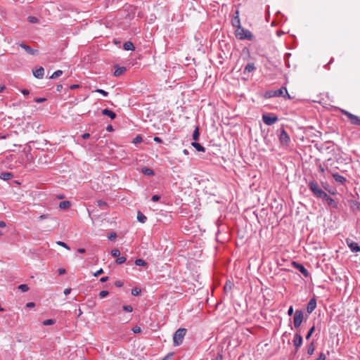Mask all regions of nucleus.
<instances>
[{
  "instance_id": "nucleus-1",
  "label": "nucleus",
  "mask_w": 360,
  "mask_h": 360,
  "mask_svg": "<svg viewBox=\"0 0 360 360\" xmlns=\"http://www.w3.org/2000/svg\"><path fill=\"white\" fill-rule=\"evenodd\" d=\"M308 187L309 190L312 192L313 195L317 198H321V197L324 196V193H326L323 191L320 186H319L317 181L315 180L310 181L308 183Z\"/></svg>"
},
{
  "instance_id": "nucleus-2",
  "label": "nucleus",
  "mask_w": 360,
  "mask_h": 360,
  "mask_svg": "<svg viewBox=\"0 0 360 360\" xmlns=\"http://www.w3.org/2000/svg\"><path fill=\"white\" fill-rule=\"evenodd\" d=\"M236 36L240 40H252L254 39L252 33L249 30L245 29L242 27L236 30Z\"/></svg>"
},
{
  "instance_id": "nucleus-3",
  "label": "nucleus",
  "mask_w": 360,
  "mask_h": 360,
  "mask_svg": "<svg viewBox=\"0 0 360 360\" xmlns=\"http://www.w3.org/2000/svg\"><path fill=\"white\" fill-rule=\"evenodd\" d=\"M186 334V329L179 328L177 329L173 336V342L174 346H179L182 344L184 336Z\"/></svg>"
},
{
  "instance_id": "nucleus-4",
  "label": "nucleus",
  "mask_w": 360,
  "mask_h": 360,
  "mask_svg": "<svg viewBox=\"0 0 360 360\" xmlns=\"http://www.w3.org/2000/svg\"><path fill=\"white\" fill-rule=\"evenodd\" d=\"M342 112L349 120L352 124L360 126V117L353 115L347 110H342Z\"/></svg>"
},
{
  "instance_id": "nucleus-5",
  "label": "nucleus",
  "mask_w": 360,
  "mask_h": 360,
  "mask_svg": "<svg viewBox=\"0 0 360 360\" xmlns=\"http://www.w3.org/2000/svg\"><path fill=\"white\" fill-rule=\"evenodd\" d=\"M304 319V314L302 311L296 310L293 318V324L295 328L300 326Z\"/></svg>"
},
{
  "instance_id": "nucleus-6",
  "label": "nucleus",
  "mask_w": 360,
  "mask_h": 360,
  "mask_svg": "<svg viewBox=\"0 0 360 360\" xmlns=\"http://www.w3.org/2000/svg\"><path fill=\"white\" fill-rule=\"evenodd\" d=\"M279 141L281 145L288 146L290 141V139L286 131L282 128L279 134Z\"/></svg>"
},
{
  "instance_id": "nucleus-7",
  "label": "nucleus",
  "mask_w": 360,
  "mask_h": 360,
  "mask_svg": "<svg viewBox=\"0 0 360 360\" xmlns=\"http://www.w3.org/2000/svg\"><path fill=\"white\" fill-rule=\"evenodd\" d=\"M262 120L265 124L272 125L278 121V117L271 114H264L262 115Z\"/></svg>"
},
{
  "instance_id": "nucleus-8",
  "label": "nucleus",
  "mask_w": 360,
  "mask_h": 360,
  "mask_svg": "<svg viewBox=\"0 0 360 360\" xmlns=\"http://www.w3.org/2000/svg\"><path fill=\"white\" fill-rule=\"evenodd\" d=\"M273 96H281L283 98H287L288 99L290 98V96L288 92V90L285 87L282 86L281 89L276 90L273 92Z\"/></svg>"
},
{
  "instance_id": "nucleus-9",
  "label": "nucleus",
  "mask_w": 360,
  "mask_h": 360,
  "mask_svg": "<svg viewBox=\"0 0 360 360\" xmlns=\"http://www.w3.org/2000/svg\"><path fill=\"white\" fill-rule=\"evenodd\" d=\"M292 266L300 271L304 277L307 278L309 276V271L302 264H300L297 262H292Z\"/></svg>"
},
{
  "instance_id": "nucleus-10",
  "label": "nucleus",
  "mask_w": 360,
  "mask_h": 360,
  "mask_svg": "<svg viewBox=\"0 0 360 360\" xmlns=\"http://www.w3.org/2000/svg\"><path fill=\"white\" fill-rule=\"evenodd\" d=\"M346 243L352 252H360V246L356 242L349 238H347Z\"/></svg>"
},
{
  "instance_id": "nucleus-11",
  "label": "nucleus",
  "mask_w": 360,
  "mask_h": 360,
  "mask_svg": "<svg viewBox=\"0 0 360 360\" xmlns=\"http://www.w3.org/2000/svg\"><path fill=\"white\" fill-rule=\"evenodd\" d=\"M17 44L22 48L30 55L35 56L39 53L38 50L32 49L30 46L26 45L23 42L18 43Z\"/></svg>"
},
{
  "instance_id": "nucleus-12",
  "label": "nucleus",
  "mask_w": 360,
  "mask_h": 360,
  "mask_svg": "<svg viewBox=\"0 0 360 360\" xmlns=\"http://www.w3.org/2000/svg\"><path fill=\"white\" fill-rule=\"evenodd\" d=\"M292 342L295 347V350L297 351L302 344V337L299 333H296Z\"/></svg>"
},
{
  "instance_id": "nucleus-13",
  "label": "nucleus",
  "mask_w": 360,
  "mask_h": 360,
  "mask_svg": "<svg viewBox=\"0 0 360 360\" xmlns=\"http://www.w3.org/2000/svg\"><path fill=\"white\" fill-rule=\"evenodd\" d=\"M316 307V300L315 297L311 298L307 304V311L308 314L312 313V311Z\"/></svg>"
},
{
  "instance_id": "nucleus-14",
  "label": "nucleus",
  "mask_w": 360,
  "mask_h": 360,
  "mask_svg": "<svg viewBox=\"0 0 360 360\" xmlns=\"http://www.w3.org/2000/svg\"><path fill=\"white\" fill-rule=\"evenodd\" d=\"M323 195L324 196L321 197L320 199L326 201L328 205H331L333 207H337V203L330 195H328L326 193H325Z\"/></svg>"
},
{
  "instance_id": "nucleus-15",
  "label": "nucleus",
  "mask_w": 360,
  "mask_h": 360,
  "mask_svg": "<svg viewBox=\"0 0 360 360\" xmlns=\"http://www.w3.org/2000/svg\"><path fill=\"white\" fill-rule=\"evenodd\" d=\"M34 76L37 79H42L44 75V69L42 67H39L33 70Z\"/></svg>"
},
{
  "instance_id": "nucleus-16",
  "label": "nucleus",
  "mask_w": 360,
  "mask_h": 360,
  "mask_svg": "<svg viewBox=\"0 0 360 360\" xmlns=\"http://www.w3.org/2000/svg\"><path fill=\"white\" fill-rule=\"evenodd\" d=\"M331 160H332V159L329 158L327 160H326L322 165L320 164L319 165V170L321 173L323 174L326 170L329 171L328 165H329V162H330Z\"/></svg>"
},
{
  "instance_id": "nucleus-17",
  "label": "nucleus",
  "mask_w": 360,
  "mask_h": 360,
  "mask_svg": "<svg viewBox=\"0 0 360 360\" xmlns=\"http://www.w3.org/2000/svg\"><path fill=\"white\" fill-rule=\"evenodd\" d=\"M332 176L337 182L340 183V184H344L347 181L345 177L337 172L332 173Z\"/></svg>"
},
{
  "instance_id": "nucleus-18",
  "label": "nucleus",
  "mask_w": 360,
  "mask_h": 360,
  "mask_svg": "<svg viewBox=\"0 0 360 360\" xmlns=\"http://www.w3.org/2000/svg\"><path fill=\"white\" fill-rule=\"evenodd\" d=\"M255 69H256V68L255 66V63H249L245 67V68L243 70V74L246 75L248 73L252 72L255 71Z\"/></svg>"
},
{
  "instance_id": "nucleus-19",
  "label": "nucleus",
  "mask_w": 360,
  "mask_h": 360,
  "mask_svg": "<svg viewBox=\"0 0 360 360\" xmlns=\"http://www.w3.org/2000/svg\"><path fill=\"white\" fill-rule=\"evenodd\" d=\"M102 114L103 115L108 116L111 120H114L116 117V114L108 108L103 109L102 110Z\"/></svg>"
},
{
  "instance_id": "nucleus-20",
  "label": "nucleus",
  "mask_w": 360,
  "mask_h": 360,
  "mask_svg": "<svg viewBox=\"0 0 360 360\" xmlns=\"http://www.w3.org/2000/svg\"><path fill=\"white\" fill-rule=\"evenodd\" d=\"M115 70L114 72V76L115 77L122 75L126 71V68L124 67H118L117 65H115Z\"/></svg>"
},
{
  "instance_id": "nucleus-21",
  "label": "nucleus",
  "mask_w": 360,
  "mask_h": 360,
  "mask_svg": "<svg viewBox=\"0 0 360 360\" xmlns=\"http://www.w3.org/2000/svg\"><path fill=\"white\" fill-rule=\"evenodd\" d=\"M191 146L193 147H194L197 151H199V152H205V147H203L202 146H201L199 143H198L196 141L192 142Z\"/></svg>"
},
{
  "instance_id": "nucleus-22",
  "label": "nucleus",
  "mask_w": 360,
  "mask_h": 360,
  "mask_svg": "<svg viewBox=\"0 0 360 360\" xmlns=\"http://www.w3.org/2000/svg\"><path fill=\"white\" fill-rule=\"evenodd\" d=\"M123 48L126 51H134L135 47L132 42L128 41L123 44Z\"/></svg>"
},
{
  "instance_id": "nucleus-23",
  "label": "nucleus",
  "mask_w": 360,
  "mask_h": 360,
  "mask_svg": "<svg viewBox=\"0 0 360 360\" xmlns=\"http://www.w3.org/2000/svg\"><path fill=\"white\" fill-rule=\"evenodd\" d=\"M13 177V174L11 172H2L0 174V178L3 180H10Z\"/></svg>"
},
{
  "instance_id": "nucleus-24",
  "label": "nucleus",
  "mask_w": 360,
  "mask_h": 360,
  "mask_svg": "<svg viewBox=\"0 0 360 360\" xmlns=\"http://www.w3.org/2000/svg\"><path fill=\"white\" fill-rule=\"evenodd\" d=\"M232 25L235 27H237L238 29L241 27L240 18L238 15L232 19Z\"/></svg>"
},
{
  "instance_id": "nucleus-25",
  "label": "nucleus",
  "mask_w": 360,
  "mask_h": 360,
  "mask_svg": "<svg viewBox=\"0 0 360 360\" xmlns=\"http://www.w3.org/2000/svg\"><path fill=\"white\" fill-rule=\"evenodd\" d=\"M137 220L141 223H145L147 220V217L140 211L137 213Z\"/></svg>"
},
{
  "instance_id": "nucleus-26",
  "label": "nucleus",
  "mask_w": 360,
  "mask_h": 360,
  "mask_svg": "<svg viewBox=\"0 0 360 360\" xmlns=\"http://www.w3.org/2000/svg\"><path fill=\"white\" fill-rule=\"evenodd\" d=\"M350 207L353 210H360V202L353 200L350 203Z\"/></svg>"
},
{
  "instance_id": "nucleus-27",
  "label": "nucleus",
  "mask_w": 360,
  "mask_h": 360,
  "mask_svg": "<svg viewBox=\"0 0 360 360\" xmlns=\"http://www.w3.org/2000/svg\"><path fill=\"white\" fill-rule=\"evenodd\" d=\"M142 172L143 174H144L145 175H147V176H153L154 175V172L152 169H150L148 167H143L142 168Z\"/></svg>"
},
{
  "instance_id": "nucleus-28",
  "label": "nucleus",
  "mask_w": 360,
  "mask_h": 360,
  "mask_svg": "<svg viewBox=\"0 0 360 360\" xmlns=\"http://www.w3.org/2000/svg\"><path fill=\"white\" fill-rule=\"evenodd\" d=\"M70 205L71 204H70V201L64 200L59 203V207L60 209H67L70 207Z\"/></svg>"
},
{
  "instance_id": "nucleus-29",
  "label": "nucleus",
  "mask_w": 360,
  "mask_h": 360,
  "mask_svg": "<svg viewBox=\"0 0 360 360\" xmlns=\"http://www.w3.org/2000/svg\"><path fill=\"white\" fill-rule=\"evenodd\" d=\"M199 136H200L199 127L197 126L193 133V139L195 141H196L199 139Z\"/></svg>"
},
{
  "instance_id": "nucleus-30",
  "label": "nucleus",
  "mask_w": 360,
  "mask_h": 360,
  "mask_svg": "<svg viewBox=\"0 0 360 360\" xmlns=\"http://www.w3.org/2000/svg\"><path fill=\"white\" fill-rule=\"evenodd\" d=\"M63 75V71L62 70H56V72H54L51 76L50 77V79H56L58 77H59L60 76H61Z\"/></svg>"
},
{
  "instance_id": "nucleus-31",
  "label": "nucleus",
  "mask_w": 360,
  "mask_h": 360,
  "mask_svg": "<svg viewBox=\"0 0 360 360\" xmlns=\"http://www.w3.org/2000/svg\"><path fill=\"white\" fill-rule=\"evenodd\" d=\"M136 266H147V262H145L143 259H136L134 262Z\"/></svg>"
},
{
  "instance_id": "nucleus-32",
  "label": "nucleus",
  "mask_w": 360,
  "mask_h": 360,
  "mask_svg": "<svg viewBox=\"0 0 360 360\" xmlns=\"http://www.w3.org/2000/svg\"><path fill=\"white\" fill-rule=\"evenodd\" d=\"M315 350L314 343V342H311L310 345L308 346L307 353L309 355L313 354Z\"/></svg>"
},
{
  "instance_id": "nucleus-33",
  "label": "nucleus",
  "mask_w": 360,
  "mask_h": 360,
  "mask_svg": "<svg viewBox=\"0 0 360 360\" xmlns=\"http://www.w3.org/2000/svg\"><path fill=\"white\" fill-rule=\"evenodd\" d=\"M56 323V320L55 319H47V320H45L42 322V324L44 326H51V325H53Z\"/></svg>"
},
{
  "instance_id": "nucleus-34",
  "label": "nucleus",
  "mask_w": 360,
  "mask_h": 360,
  "mask_svg": "<svg viewBox=\"0 0 360 360\" xmlns=\"http://www.w3.org/2000/svg\"><path fill=\"white\" fill-rule=\"evenodd\" d=\"M141 290L140 288H134L131 290V294L134 296H138L141 294Z\"/></svg>"
},
{
  "instance_id": "nucleus-35",
  "label": "nucleus",
  "mask_w": 360,
  "mask_h": 360,
  "mask_svg": "<svg viewBox=\"0 0 360 360\" xmlns=\"http://www.w3.org/2000/svg\"><path fill=\"white\" fill-rule=\"evenodd\" d=\"M111 255L114 257H118L120 255V252L118 249H113L111 250Z\"/></svg>"
},
{
  "instance_id": "nucleus-36",
  "label": "nucleus",
  "mask_w": 360,
  "mask_h": 360,
  "mask_svg": "<svg viewBox=\"0 0 360 360\" xmlns=\"http://www.w3.org/2000/svg\"><path fill=\"white\" fill-rule=\"evenodd\" d=\"M315 330V326H313L308 331L307 335H306V339L307 340H309L310 338V337L311 336V335L313 334V333L314 332Z\"/></svg>"
},
{
  "instance_id": "nucleus-37",
  "label": "nucleus",
  "mask_w": 360,
  "mask_h": 360,
  "mask_svg": "<svg viewBox=\"0 0 360 360\" xmlns=\"http://www.w3.org/2000/svg\"><path fill=\"white\" fill-rule=\"evenodd\" d=\"M126 257L119 256L116 259V263L118 264H122L126 262Z\"/></svg>"
},
{
  "instance_id": "nucleus-38",
  "label": "nucleus",
  "mask_w": 360,
  "mask_h": 360,
  "mask_svg": "<svg viewBox=\"0 0 360 360\" xmlns=\"http://www.w3.org/2000/svg\"><path fill=\"white\" fill-rule=\"evenodd\" d=\"M27 20L29 22H31V23H37L39 21L38 18L34 16H29L27 18Z\"/></svg>"
},
{
  "instance_id": "nucleus-39",
  "label": "nucleus",
  "mask_w": 360,
  "mask_h": 360,
  "mask_svg": "<svg viewBox=\"0 0 360 360\" xmlns=\"http://www.w3.org/2000/svg\"><path fill=\"white\" fill-rule=\"evenodd\" d=\"M18 288L22 292H27L29 290V287L26 284H21L18 286Z\"/></svg>"
},
{
  "instance_id": "nucleus-40",
  "label": "nucleus",
  "mask_w": 360,
  "mask_h": 360,
  "mask_svg": "<svg viewBox=\"0 0 360 360\" xmlns=\"http://www.w3.org/2000/svg\"><path fill=\"white\" fill-rule=\"evenodd\" d=\"M109 294V292L108 290H102L99 292V297L100 298H104L106 296H108Z\"/></svg>"
},
{
  "instance_id": "nucleus-41",
  "label": "nucleus",
  "mask_w": 360,
  "mask_h": 360,
  "mask_svg": "<svg viewBox=\"0 0 360 360\" xmlns=\"http://www.w3.org/2000/svg\"><path fill=\"white\" fill-rule=\"evenodd\" d=\"M122 309L127 312H131L133 311V307L131 305H124Z\"/></svg>"
},
{
  "instance_id": "nucleus-42",
  "label": "nucleus",
  "mask_w": 360,
  "mask_h": 360,
  "mask_svg": "<svg viewBox=\"0 0 360 360\" xmlns=\"http://www.w3.org/2000/svg\"><path fill=\"white\" fill-rule=\"evenodd\" d=\"M56 243L58 245L62 246V247L65 248L67 250H70V247L65 243H64L63 241H58V242H56Z\"/></svg>"
},
{
  "instance_id": "nucleus-43",
  "label": "nucleus",
  "mask_w": 360,
  "mask_h": 360,
  "mask_svg": "<svg viewBox=\"0 0 360 360\" xmlns=\"http://www.w3.org/2000/svg\"><path fill=\"white\" fill-rule=\"evenodd\" d=\"M95 91L102 94L104 96H107L108 95V93L107 91L101 89H97Z\"/></svg>"
},
{
  "instance_id": "nucleus-44",
  "label": "nucleus",
  "mask_w": 360,
  "mask_h": 360,
  "mask_svg": "<svg viewBox=\"0 0 360 360\" xmlns=\"http://www.w3.org/2000/svg\"><path fill=\"white\" fill-rule=\"evenodd\" d=\"M142 141V138L141 136L138 135L136 136L134 139V141H133V143H141Z\"/></svg>"
},
{
  "instance_id": "nucleus-45",
  "label": "nucleus",
  "mask_w": 360,
  "mask_h": 360,
  "mask_svg": "<svg viewBox=\"0 0 360 360\" xmlns=\"http://www.w3.org/2000/svg\"><path fill=\"white\" fill-rule=\"evenodd\" d=\"M132 331L134 333H140L141 332V328L139 326H136L132 328Z\"/></svg>"
},
{
  "instance_id": "nucleus-46",
  "label": "nucleus",
  "mask_w": 360,
  "mask_h": 360,
  "mask_svg": "<svg viewBox=\"0 0 360 360\" xmlns=\"http://www.w3.org/2000/svg\"><path fill=\"white\" fill-rule=\"evenodd\" d=\"M97 205L99 207H107L108 204L105 202L100 200L97 201Z\"/></svg>"
},
{
  "instance_id": "nucleus-47",
  "label": "nucleus",
  "mask_w": 360,
  "mask_h": 360,
  "mask_svg": "<svg viewBox=\"0 0 360 360\" xmlns=\"http://www.w3.org/2000/svg\"><path fill=\"white\" fill-rule=\"evenodd\" d=\"M116 238V233L115 232H110L108 236L109 240H114Z\"/></svg>"
},
{
  "instance_id": "nucleus-48",
  "label": "nucleus",
  "mask_w": 360,
  "mask_h": 360,
  "mask_svg": "<svg viewBox=\"0 0 360 360\" xmlns=\"http://www.w3.org/2000/svg\"><path fill=\"white\" fill-rule=\"evenodd\" d=\"M45 101H46V98H37L34 99V101L38 103H43Z\"/></svg>"
},
{
  "instance_id": "nucleus-49",
  "label": "nucleus",
  "mask_w": 360,
  "mask_h": 360,
  "mask_svg": "<svg viewBox=\"0 0 360 360\" xmlns=\"http://www.w3.org/2000/svg\"><path fill=\"white\" fill-rule=\"evenodd\" d=\"M160 195H154L152 196L151 200L153 202H157V201H158L160 200Z\"/></svg>"
},
{
  "instance_id": "nucleus-50",
  "label": "nucleus",
  "mask_w": 360,
  "mask_h": 360,
  "mask_svg": "<svg viewBox=\"0 0 360 360\" xmlns=\"http://www.w3.org/2000/svg\"><path fill=\"white\" fill-rule=\"evenodd\" d=\"M103 273V269H100L99 270H98L96 273L94 274V276L95 277H97L99 275L102 274Z\"/></svg>"
},
{
  "instance_id": "nucleus-51",
  "label": "nucleus",
  "mask_w": 360,
  "mask_h": 360,
  "mask_svg": "<svg viewBox=\"0 0 360 360\" xmlns=\"http://www.w3.org/2000/svg\"><path fill=\"white\" fill-rule=\"evenodd\" d=\"M115 285L118 287V288H120L123 285V282L121 281H116L115 282Z\"/></svg>"
},
{
  "instance_id": "nucleus-52",
  "label": "nucleus",
  "mask_w": 360,
  "mask_h": 360,
  "mask_svg": "<svg viewBox=\"0 0 360 360\" xmlns=\"http://www.w3.org/2000/svg\"><path fill=\"white\" fill-rule=\"evenodd\" d=\"M58 272L59 275H63V274H65L66 270L63 268H60L58 269Z\"/></svg>"
},
{
  "instance_id": "nucleus-53",
  "label": "nucleus",
  "mask_w": 360,
  "mask_h": 360,
  "mask_svg": "<svg viewBox=\"0 0 360 360\" xmlns=\"http://www.w3.org/2000/svg\"><path fill=\"white\" fill-rule=\"evenodd\" d=\"M325 359H326V355L323 353H321L316 360H325Z\"/></svg>"
},
{
  "instance_id": "nucleus-54",
  "label": "nucleus",
  "mask_w": 360,
  "mask_h": 360,
  "mask_svg": "<svg viewBox=\"0 0 360 360\" xmlns=\"http://www.w3.org/2000/svg\"><path fill=\"white\" fill-rule=\"evenodd\" d=\"M293 314V307L291 306L289 307L288 310V316H291Z\"/></svg>"
},
{
  "instance_id": "nucleus-55",
  "label": "nucleus",
  "mask_w": 360,
  "mask_h": 360,
  "mask_svg": "<svg viewBox=\"0 0 360 360\" xmlns=\"http://www.w3.org/2000/svg\"><path fill=\"white\" fill-rule=\"evenodd\" d=\"M153 140H154V141H155L157 143H162V139L160 137H158V136H155Z\"/></svg>"
},
{
  "instance_id": "nucleus-56",
  "label": "nucleus",
  "mask_w": 360,
  "mask_h": 360,
  "mask_svg": "<svg viewBox=\"0 0 360 360\" xmlns=\"http://www.w3.org/2000/svg\"><path fill=\"white\" fill-rule=\"evenodd\" d=\"M71 290H72L71 288H65L64 290V294L65 295H69L71 292Z\"/></svg>"
},
{
  "instance_id": "nucleus-57",
  "label": "nucleus",
  "mask_w": 360,
  "mask_h": 360,
  "mask_svg": "<svg viewBox=\"0 0 360 360\" xmlns=\"http://www.w3.org/2000/svg\"><path fill=\"white\" fill-rule=\"evenodd\" d=\"M21 92L24 95H28L30 94V91L28 89H24L21 90Z\"/></svg>"
},
{
  "instance_id": "nucleus-58",
  "label": "nucleus",
  "mask_w": 360,
  "mask_h": 360,
  "mask_svg": "<svg viewBox=\"0 0 360 360\" xmlns=\"http://www.w3.org/2000/svg\"><path fill=\"white\" fill-rule=\"evenodd\" d=\"M89 136H90V134L89 133H84L82 136L83 139H87L88 138H89Z\"/></svg>"
},
{
  "instance_id": "nucleus-59",
  "label": "nucleus",
  "mask_w": 360,
  "mask_h": 360,
  "mask_svg": "<svg viewBox=\"0 0 360 360\" xmlns=\"http://www.w3.org/2000/svg\"><path fill=\"white\" fill-rule=\"evenodd\" d=\"M223 356L221 354H218L214 360H222Z\"/></svg>"
},
{
  "instance_id": "nucleus-60",
  "label": "nucleus",
  "mask_w": 360,
  "mask_h": 360,
  "mask_svg": "<svg viewBox=\"0 0 360 360\" xmlns=\"http://www.w3.org/2000/svg\"><path fill=\"white\" fill-rule=\"evenodd\" d=\"M34 305H35V304L34 302H28L26 304V307H28V308H31V307H34Z\"/></svg>"
},
{
  "instance_id": "nucleus-61",
  "label": "nucleus",
  "mask_w": 360,
  "mask_h": 360,
  "mask_svg": "<svg viewBox=\"0 0 360 360\" xmlns=\"http://www.w3.org/2000/svg\"><path fill=\"white\" fill-rule=\"evenodd\" d=\"M108 280V276H103V277L101 278L100 281L102 283H104V282L107 281Z\"/></svg>"
},
{
  "instance_id": "nucleus-62",
  "label": "nucleus",
  "mask_w": 360,
  "mask_h": 360,
  "mask_svg": "<svg viewBox=\"0 0 360 360\" xmlns=\"http://www.w3.org/2000/svg\"><path fill=\"white\" fill-rule=\"evenodd\" d=\"M62 89H63V85L62 84H58L56 86V91H61Z\"/></svg>"
},
{
  "instance_id": "nucleus-63",
  "label": "nucleus",
  "mask_w": 360,
  "mask_h": 360,
  "mask_svg": "<svg viewBox=\"0 0 360 360\" xmlns=\"http://www.w3.org/2000/svg\"><path fill=\"white\" fill-rule=\"evenodd\" d=\"M6 226V224L4 221H0V228H4Z\"/></svg>"
},
{
  "instance_id": "nucleus-64",
  "label": "nucleus",
  "mask_w": 360,
  "mask_h": 360,
  "mask_svg": "<svg viewBox=\"0 0 360 360\" xmlns=\"http://www.w3.org/2000/svg\"><path fill=\"white\" fill-rule=\"evenodd\" d=\"M77 252L79 253H84L86 252V250L84 248H79L77 250Z\"/></svg>"
}]
</instances>
